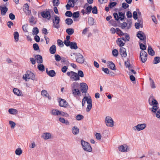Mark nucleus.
I'll return each mask as SVG.
<instances>
[{
    "label": "nucleus",
    "mask_w": 160,
    "mask_h": 160,
    "mask_svg": "<svg viewBox=\"0 0 160 160\" xmlns=\"http://www.w3.org/2000/svg\"><path fill=\"white\" fill-rule=\"evenodd\" d=\"M149 104L152 106L151 111L153 112H156L159 108V104L158 102L153 96H151L148 100Z\"/></svg>",
    "instance_id": "nucleus-1"
},
{
    "label": "nucleus",
    "mask_w": 160,
    "mask_h": 160,
    "mask_svg": "<svg viewBox=\"0 0 160 160\" xmlns=\"http://www.w3.org/2000/svg\"><path fill=\"white\" fill-rule=\"evenodd\" d=\"M86 102L88 104L86 108V111L89 112L92 109V100L91 97H88L85 96L84 97L82 101V105L83 107L85 105Z\"/></svg>",
    "instance_id": "nucleus-2"
},
{
    "label": "nucleus",
    "mask_w": 160,
    "mask_h": 160,
    "mask_svg": "<svg viewBox=\"0 0 160 160\" xmlns=\"http://www.w3.org/2000/svg\"><path fill=\"white\" fill-rule=\"evenodd\" d=\"M71 56L72 59L75 58L77 62L79 63H82L84 61L83 56L79 53H72L71 54Z\"/></svg>",
    "instance_id": "nucleus-3"
},
{
    "label": "nucleus",
    "mask_w": 160,
    "mask_h": 160,
    "mask_svg": "<svg viewBox=\"0 0 160 160\" xmlns=\"http://www.w3.org/2000/svg\"><path fill=\"white\" fill-rule=\"evenodd\" d=\"M50 113L51 115L55 116H61L66 117H68L69 116V114L68 113L57 109L52 110L50 111Z\"/></svg>",
    "instance_id": "nucleus-4"
},
{
    "label": "nucleus",
    "mask_w": 160,
    "mask_h": 160,
    "mask_svg": "<svg viewBox=\"0 0 160 160\" xmlns=\"http://www.w3.org/2000/svg\"><path fill=\"white\" fill-rule=\"evenodd\" d=\"M81 143L83 149L85 151L88 152H92V149L89 143L83 140H81Z\"/></svg>",
    "instance_id": "nucleus-5"
},
{
    "label": "nucleus",
    "mask_w": 160,
    "mask_h": 160,
    "mask_svg": "<svg viewBox=\"0 0 160 160\" xmlns=\"http://www.w3.org/2000/svg\"><path fill=\"white\" fill-rule=\"evenodd\" d=\"M22 78L27 82L30 79L34 80L35 79V75L32 72L28 71L25 74L23 75Z\"/></svg>",
    "instance_id": "nucleus-6"
},
{
    "label": "nucleus",
    "mask_w": 160,
    "mask_h": 160,
    "mask_svg": "<svg viewBox=\"0 0 160 160\" xmlns=\"http://www.w3.org/2000/svg\"><path fill=\"white\" fill-rule=\"evenodd\" d=\"M67 75L70 77V79L73 81H78L80 80V77L77 73L73 71L68 72Z\"/></svg>",
    "instance_id": "nucleus-7"
},
{
    "label": "nucleus",
    "mask_w": 160,
    "mask_h": 160,
    "mask_svg": "<svg viewBox=\"0 0 160 160\" xmlns=\"http://www.w3.org/2000/svg\"><path fill=\"white\" fill-rule=\"evenodd\" d=\"M106 125L108 127H112L114 125V121L111 117L107 116L105 119Z\"/></svg>",
    "instance_id": "nucleus-8"
},
{
    "label": "nucleus",
    "mask_w": 160,
    "mask_h": 160,
    "mask_svg": "<svg viewBox=\"0 0 160 160\" xmlns=\"http://www.w3.org/2000/svg\"><path fill=\"white\" fill-rule=\"evenodd\" d=\"M146 127V123L139 124L132 127V129L136 132H139L144 130Z\"/></svg>",
    "instance_id": "nucleus-9"
},
{
    "label": "nucleus",
    "mask_w": 160,
    "mask_h": 160,
    "mask_svg": "<svg viewBox=\"0 0 160 160\" xmlns=\"http://www.w3.org/2000/svg\"><path fill=\"white\" fill-rule=\"evenodd\" d=\"M60 21V18L56 15L54 16V19L52 21V26L57 29L59 28L60 27L59 22Z\"/></svg>",
    "instance_id": "nucleus-10"
},
{
    "label": "nucleus",
    "mask_w": 160,
    "mask_h": 160,
    "mask_svg": "<svg viewBox=\"0 0 160 160\" xmlns=\"http://www.w3.org/2000/svg\"><path fill=\"white\" fill-rule=\"evenodd\" d=\"M119 151L122 152H127L130 151L129 146L127 144H123L120 146L118 148Z\"/></svg>",
    "instance_id": "nucleus-11"
},
{
    "label": "nucleus",
    "mask_w": 160,
    "mask_h": 160,
    "mask_svg": "<svg viewBox=\"0 0 160 160\" xmlns=\"http://www.w3.org/2000/svg\"><path fill=\"white\" fill-rule=\"evenodd\" d=\"M115 19L117 21L120 19L121 20H123L125 18L124 14L122 12H118V15L117 13H114L113 14Z\"/></svg>",
    "instance_id": "nucleus-12"
},
{
    "label": "nucleus",
    "mask_w": 160,
    "mask_h": 160,
    "mask_svg": "<svg viewBox=\"0 0 160 160\" xmlns=\"http://www.w3.org/2000/svg\"><path fill=\"white\" fill-rule=\"evenodd\" d=\"M41 15L44 18L48 20H50L51 17L50 13L49 10H46L41 12Z\"/></svg>",
    "instance_id": "nucleus-13"
},
{
    "label": "nucleus",
    "mask_w": 160,
    "mask_h": 160,
    "mask_svg": "<svg viewBox=\"0 0 160 160\" xmlns=\"http://www.w3.org/2000/svg\"><path fill=\"white\" fill-rule=\"evenodd\" d=\"M140 58L141 61L143 63L145 62L148 58V54L144 51H141L140 53Z\"/></svg>",
    "instance_id": "nucleus-14"
},
{
    "label": "nucleus",
    "mask_w": 160,
    "mask_h": 160,
    "mask_svg": "<svg viewBox=\"0 0 160 160\" xmlns=\"http://www.w3.org/2000/svg\"><path fill=\"white\" fill-rule=\"evenodd\" d=\"M81 90L82 93H86L88 89L87 84L84 82H81L80 84Z\"/></svg>",
    "instance_id": "nucleus-15"
},
{
    "label": "nucleus",
    "mask_w": 160,
    "mask_h": 160,
    "mask_svg": "<svg viewBox=\"0 0 160 160\" xmlns=\"http://www.w3.org/2000/svg\"><path fill=\"white\" fill-rule=\"evenodd\" d=\"M137 36L140 40L143 41L144 42H145L146 36L143 32L138 31L137 34Z\"/></svg>",
    "instance_id": "nucleus-16"
},
{
    "label": "nucleus",
    "mask_w": 160,
    "mask_h": 160,
    "mask_svg": "<svg viewBox=\"0 0 160 160\" xmlns=\"http://www.w3.org/2000/svg\"><path fill=\"white\" fill-rule=\"evenodd\" d=\"M41 137L45 140L52 139L53 137L50 133L45 132L42 134Z\"/></svg>",
    "instance_id": "nucleus-17"
},
{
    "label": "nucleus",
    "mask_w": 160,
    "mask_h": 160,
    "mask_svg": "<svg viewBox=\"0 0 160 160\" xmlns=\"http://www.w3.org/2000/svg\"><path fill=\"white\" fill-rule=\"evenodd\" d=\"M13 92L15 95L18 96H22L23 95L21 90L17 88H14L13 89Z\"/></svg>",
    "instance_id": "nucleus-18"
},
{
    "label": "nucleus",
    "mask_w": 160,
    "mask_h": 160,
    "mask_svg": "<svg viewBox=\"0 0 160 160\" xmlns=\"http://www.w3.org/2000/svg\"><path fill=\"white\" fill-rule=\"evenodd\" d=\"M74 0H68L66 7L67 10H69L70 7H73L74 6Z\"/></svg>",
    "instance_id": "nucleus-19"
},
{
    "label": "nucleus",
    "mask_w": 160,
    "mask_h": 160,
    "mask_svg": "<svg viewBox=\"0 0 160 160\" xmlns=\"http://www.w3.org/2000/svg\"><path fill=\"white\" fill-rule=\"evenodd\" d=\"M0 8L1 14L2 16L5 15L8 10V8L6 6L3 5L0 6Z\"/></svg>",
    "instance_id": "nucleus-20"
},
{
    "label": "nucleus",
    "mask_w": 160,
    "mask_h": 160,
    "mask_svg": "<svg viewBox=\"0 0 160 160\" xmlns=\"http://www.w3.org/2000/svg\"><path fill=\"white\" fill-rule=\"evenodd\" d=\"M143 22L141 19H138V22L135 23V27L136 28L139 29L140 28H142L143 27Z\"/></svg>",
    "instance_id": "nucleus-21"
},
{
    "label": "nucleus",
    "mask_w": 160,
    "mask_h": 160,
    "mask_svg": "<svg viewBox=\"0 0 160 160\" xmlns=\"http://www.w3.org/2000/svg\"><path fill=\"white\" fill-rule=\"evenodd\" d=\"M35 58L38 63H42L43 60L42 56L39 55H37L35 57Z\"/></svg>",
    "instance_id": "nucleus-22"
},
{
    "label": "nucleus",
    "mask_w": 160,
    "mask_h": 160,
    "mask_svg": "<svg viewBox=\"0 0 160 160\" xmlns=\"http://www.w3.org/2000/svg\"><path fill=\"white\" fill-rule=\"evenodd\" d=\"M60 122L63 124H65L67 125H69L70 124V122L68 120H66L65 119L62 117H59L58 118Z\"/></svg>",
    "instance_id": "nucleus-23"
},
{
    "label": "nucleus",
    "mask_w": 160,
    "mask_h": 160,
    "mask_svg": "<svg viewBox=\"0 0 160 160\" xmlns=\"http://www.w3.org/2000/svg\"><path fill=\"white\" fill-rule=\"evenodd\" d=\"M59 106L60 107H66L67 106V103L65 100L61 99L59 102Z\"/></svg>",
    "instance_id": "nucleus-24"
},
{
    "label": "nucleus",
    "mask_w": 160,
    "mask_h": 160,
    "mask_svg": "<svg viewBox=\"0 0 160 160\" xmlns=\"http://www.w3.org/2000/svg\"><path fill=\"white\" fill-rule=\"evenodd\" d=\"M72 131L73 134L77 135L79 133V130L77 126H74L72 127Z\"/></svg>",
    "instance_id": "nucleus-25"
},
{
    "label": "nucleus",
    "mask_w": 160,
    "mask_h": 160,
    "mask_svg": "<svg viewBox=\"0 0 160 160\" xmlns=\"http://www.w3.org/2000/svg\"><path fill=\"white\" fill-rule=\"evenodd\" d=\"M120 54L122 57H126L127 56L126 49L125 48L122 47L120 48Z\"/></svg>",
    "instance_id": "nucleus-26"
},
{
    "label": "nucleus",
    "mask_w": 160,
    "mask_h": 160,
    "mask_svg": "<svg viewBox=\"0 0 160 160\" xmlns=\"http://www.w3.org/2000/svg\"><path fill=\"white\" fill-rule=\"evenodd\" d=\"M72 92L75 97L78 96L80 94V91L78 88L72 90Z\"/></svg>",
    "instance_id": "nucleus-27"
},
{
    "label": "nucleus",
    "mask_w": 160,
    "mask_h": 160,
    "mask_svg": "<svg viewBox=\"0 0 160 160\" xmlns=\"http://www.w3.org/2000/svg\"><path fill=\"white\" fill-rule=\"evenodd\" d=\"M8 112L10 114L13 115L17 114L18 113V111L17 109L12 108L9 109Z\"/></svg>",
    "instance_id": "nucleus-28"
},
{
    "label": "nucleus",
    "mask_w": 160,
    "mask_h": 160,
    "mask_svg": "<svg viewBox=\"0 0 160 160\" xmlns=\"http://www.w3.org/2000/svg\"><path fill=\"white\" fill-rule=\"evenodd\" d=\"M56 50V48L55 45H52L49 48V51L51 54H54L55 53Z\"/></svg>",
    "instance_id": "nucleus-29"
},
{
    "label": "nucleus",
    "mask_w": 160,
    "mask_h": 160,
    "mask_svg": "<svg viewBox=\"0 0 160 160\" xmlns=\"http://www.w3.org/2000/svg\"><path fill=\"white\" fill-rule=\"evenodd\" d=\"M148 54L151 56H153L155 55V52L151 46H148Z\"/></svg>",
    "instance_id": "nucleus-30"
},
{
    "label": "nucleus",
    "mask_w": 160,
    "mask_h": 160,
    "mask_svg": "<svg viewBox=\"0 0 160 160\" xmlns=\"http://www.w3.org/2000/svg\"><path fill=\"white\" fill-rule=\"evenodd\" d=\"M79 84L78 83L74 82L71 85V90L78 89L79 88Z\"/></svg>",
    "instance_id": "nucleus-31"
},
{
    "label": "nucleus",
    "mask_w": 160,
    "mask_h": 160,
    "mask_svg": "<svg viewBox=\"0 0 160 160\" xmlns=\"http://www.w3.org/2000/svg\"><path fill=\"white\" fill-rule=\"evenodd\" d=\"M80 14L78 12H74L72 14V17L74 18V20L75 21H77V19L75 18H78Z\"/></svg>",
    "instance_id": "nucleus-32"
},
{
    "label": "nucleus",
    "mask_w": 160,
    "mask_h": 160,
    "mask_svg": "<svg viewBox=\"0 0 160 160\" xmlns=\"http://www.w3.org/2000/svg\"><path fill=\"white\" fill-rule=\"evenodd\" d=\"M14 38L15 42H18L19 40V33L17 32H15L13 33Z\"/></svg>",
    "instance_id": "nucleus-33"
},
{
    "label": "nucleus",
    "mask_w": 160,
    "mask_h": 160,
    "mask_svg": "<svg viewBox=\"0 0 160 160\" xmlns=\"http://www.w3.org/2000/svg\"><path fill=\"white\" fill-rule=\"evenodd\" d=\"M69 46L71 48L74 49H76L78 48L77 43L75 42H71Z\"/></svg>",
    "instance_id": "nucleus-34"
},
{
    "label": "nucleus",
    "mask_w": 160,
    "mask_h": 160,
    "mask_svg": "<svg viewBox=\"0 0 160 160\" xmlns=\"http://www.w3.org/2000/svg\"><path fill=\"white\" fill-rule=\"evenodd\" d=\"M121 40V39L118 38L117 41V43L119 46L122 47L124 45L125 42H123Z\"/></svg>",
    "instance_id": "nucleus-35"
},
{
    "label": "nucleus",
    "mask_w": 160,
    "mask_h": 160,
    "mask_svg": "<svg viewBox=\"0 0 160 160\" xmlns=\"http://www.w3.org/2000/svg\"><path fill=\"white\" fill-rule=\"evenodd\" d=\"M48 74L51 77H53L55 75V72L53 70H51L49 71L46 70Z\"/></svg>",
    "instance_id": "nucleus-36"
},
{
    "label": "nucleus",
    "mask_w": 160,
    "mask_h": 160,
    "mask_svg": "<svg viewBox=\"0 0 160 160\" xmlns=\"http://www.w3.org/2000/svg\"><path fill=\"white\" fill-rule=\"evenodd\" d=\"M108 65L112 70H116L115 66L114 64L112 62H109L108 63Z\"/></svg>",
    "instance_id": "nucleus-37"
},
{
    "label": "nucleus",
    "mask_w": 160,
    "mask_h": 160,
    "mask_svg": "<svg viewBox=\"0 0 160 160\" xmlns=\"http://www.w3.org/2000/svg\"><path fill=\"white\" fill-rule=\"evenodd\" d=\"M150 81V86L152 88H155L156 87L155 83L153 80L151 78H149Z\"/></svg>",
    "instance_id": "nucleus-38"
},
{
    "label": "nucleus",
    "mask_w": 160,
    "mask_h": 160,
    "mask_svg": "<svg viewBox=\"0 0 160 160\" xmlns=\"http://www.w3.org/2000/svg\"><path fill=\"white\" fill-rule=\"evenodd\" d=\"M22 153V151L20 148H17L15 151V153L17 155L20 156Z\"/></svg>",
    "instance_id": "nucleus-39"
},
{
    "label": "nucleus",
    "mask_w": 160,
    "mask_h": 160,
    "mask_svg": "<svg viewBox=\"0 0 160 160\" xmlns=\"http://www.w3.org/2000/svg\"><path fill=\"white\" fill-rule=\"evenodd\" d=\"M66 32L69 35L73 34L74 32V30L73 28H68L66 29Z\"/></svg>",
    "instance_id": "nucleus-40"
},
{
    "label": "nucleus",
    "mask_w": 160,
    "mask_h": 160,
    "mask_svg": "<svg viewBox=\"0 0 160 160\" xmlns=\"http://www.w3.org/2000/svg\"><path fill=\"white\" fill-rule=\"evenodd\" d=\"M160 58L159 57H156L154 58L153 63L154 64H157L160 62Z\"/></svg>",
    "instance_id": "nucleus-41"
},
{
    "label": "nucleus",
    "mask_w": 160,
    "mask_h": 160,
    "mask_svg": "<svg viewBox=\"0 0 160 160\" xmlns=\"http://www.w3.org/2000/svg\"><path fill=\"white\" fill-rule=\"evenodd\" d=\"M38 68L40 71H43L45 70L44 66L42 64H38Z\"/></svg>",
    "instance_id": "nucleus-42"
},
{
    "label": "nucleus",
    "mask_w": 160,
    "mask_h": 160,
    "mask_svg": "<svg viewBox=\"0 0 160 160\" xmlns=\"http://www.w3.org/2000/svg\"><path fill=\"white\" fill-rule=\"evenodd\" d=\"M83 116L81 114H78L75 117V118L77 121L81 120L83 119Z\"/></svg>",
    "instance_id": "nucleus-43"
},
{
    "label": "nucleus",
    "mask_w": 160,
    "mask_h": 160,
    "mask_svg": "<svg viewBox=\"0 0 160 160\" xmlns=\"http://www.w3.org/2000/svg\"><path fill=\"white\" fill-rule=\"evenodd\" d=\"M65 22L66 24L70 25L72 24L73 21L71 18H68L66 19Z\"/></svg>",
    "instance_id": "nucleus-44"
},
{
    "label": "nucleus",
    "mask_w": 160,
    "mask_h": 160,
    "mask_svg": "<svg viewBox=\"0 0 160 160\" xmlns=\"http://www.w3.org/2000/svg\"><path fill=\"white\" fill-rule=\"evenodd\" d=\"M24 7L25 8V9L27 11V12H26V13L28 15L30 14L31 12L30 11L28 10L29 6L28 4L27 3L25 4L24 5Z\"/></svg>",
    "instance_id": "nucleus-45"
},
{
    "label": "nucleus",
    "mask_w": 160,
    "mask_h": 160,
    "mask_svg": "<svg viewBox=\"0 0 160 160\" xmlns=\"http://www.w3.org/2000/svg\"><path fill=\"white\" fill-rule=\"evenodd\" d=\"M41 94L43 96L46 97L48 96V94L45 90H42L41 92Z\"/></svg>",
    "instance_id": "nucleus-46"
},
{
    "label": "nucleus",
    "mask_w": 160,
    "mask_h": 160,
    "mask_svg": "<svg viewBox=\"0 0 160 160\" xmlns=\"http://www.w3.org/2000/svg\"><path fill=\"white\" fill-rule=\"evenodd\" d=\"M9 123L10 125L11 128H14L16 125V123L12 121H9Z\"/></svg>",
    "instance_id": "nucleus-47"
},
{
    "label": "nucleus",
    "mask_w": 160,
    "mask_h": 160,
    "mask_svg": "<svg viewBox=\"0 0 160 160\" xmlns=\"http://www.w3.org/2000/svg\"><path fill=\"white\" fill-rule=\"evenodd\" d=\"M32 32L33 35L37 34L39 32V31L38 28L36 27L34 28L32 30Z\"/></svg>",
    "instance_id": "nucleus-48"
},
{
    "label": "nucleus",
    "mask_w": 160,
    "mask_h": 160,
    "mask_svg": "<svg viewBox=\"0 0 160 160\" xmlns=\"http://www.w3.org/2000/svg\"><path fill=\"white\" fill-rule=\"evenodd\" d=\"M116 33L119 35L122 36L124 35V33L119 28H116Z\"/></svg>",
    "instance_id": "nucleus-49"
},
{
    "label": "nucleus",
    "mask_w": 160,
    "mask_h": 160,
    "mask_svg": "<svg viewBox=\"0 0 160 160\" xmlns=\"http://www.w3.org/2000/svg\"><path fill=\"white\" fill-rule=\"evenodd\" d=\"M88 22L89 25H92L94 23V19L92 18H90L88 19Z\"/></svg>",
    "instance_id": "nucleus-50"
},
{
    "label": "nucleus",
    "mask_w": 160,
    "mask_h": 160,
    "mask_svg": "<svg viewBox=\"0 0 160 160\" xmlns=\"http://www.w3.org/2000/svg\"><path fill=\"white\" fill-rule=\"evenodd\" d=\"M77 74L79 77L83 78L84 77V75L83 72L81 70H78V71Z\"/></svg>",
    "instance_id": "nucleus-51"
},
{
    "label": "nucleus",
    "mask_w": 160,
    "mask_h": 160,
    "mask_svg": "<svg viewBox=\"0 0 160 160\" xmlns=\"http://www.w3.org/2000/svg\"><path fill=\"white\" fill-rule=\"evenodd\" d=\"M55 60L57 62L61 60V59L62 60V58L61 59L60 56L58 54L55 55Z\"/></svg>",
    "instance_id": "nucleus-52"
},
{
    "label": "nucleus",
    "mask_w": 160,
    "mask_h": 160,
    "mask_svg": "<svg viewBox=\"0 0 160 160\" xmlns=\"http://www.w3.org/2000/svg\"><path fill=\"white\" fill-rule=\"evenodd\" d=\"M112 53L114 56L117 57L118 56V51L117 49H114L112 50Z\"/></svg>",
    "instance_id": "nucleus-53"
},
{
    "label": "nucleus",
    "mask_w": 160,
    "mask_h": 160,
    "mask_svg": "<svg viewBox=\"0 0 160 160\" xmlns=\"http://www.w3.org/2000/svg\"><path fill=\"white\" fill-rule=\"evenodd\" d=\"M71 42L69 40H65L63 42V43L67 46H69Z\"/></svg>",
    "instance_id": "nucleus-54"
},
{
    "label": "nucleus",
    "mask_w": 160,
    "mask_h": 160,
    "mask_svg": "<svg viewBox=\"0 0 160 160\" xmlns=\"http://www.w3.org/2000/svg\"><path fill=\"white\" fill-rule=\"evenodd\" d=\"M96 138L98 140H101V136L100 133H96L95 134Z\"/></svg>",
    "instance_id": "nucleus-55"
},
{
    "label": "nucleus",
    "mask_w": 160,
    "mask_h": 160,
    "mask_svg": "<svg viewBox=\"0 0 160 160\" xmlns=\"http://www.w3.org/2000/svg\"><path fill=\"white\" fill-rule=\"evenodd\" d=\"M158 111H156V112L155 113H156V117L159 119H160V109L157 110Z\"/></svg>",
    "instance_id": "nucleus-56"
},
{
    "label": "nucleus",
    "mask_w": 160,
    "mask_h": 160,
    "mask_svg": "<svg viewBox=\"0 0 160 160\" xmlns=\"http://www.w3.org/2000/svg\"><path fill=\"white\" fill-rule=\"evenodd\" d=\"M140 48L142 49V51H144V50H146V46L142 44V43H140Z\"/></svg>",
    "instance_id": "nucleus-57"
},
{
    "label": "nucleus",
    "mask_w": 160,
    "mask_h": 160,
    "mask_svg": "<svg viewBox=\"0 0 160 160\" xmlns=\"http://www.w3.org/2000/svg\"><path fill=\"white\" fill-rule=\"evenodd\" d=\"M53 5L54 6H58L59 4L58 0H53Z\"/></svg>",
    "instance_id": "nucleus-58"
},
{
    "label": "nucleus",
    "mask_w": 160,
    "mask_h": 160,
    "mask_svg": "<svg viewBox=\"0 0 160 160\" xmlns=\"http://www.w3.org/2000/svg\"><path fill=\"white\" fill-rule=\"evenodd\" d=\"M117 4V3L115 2H111L108 5V7L110 8H112L115 6Z\"/></svg>",
    "instance_id": "nucleus-59"
},
{
    "label": "nucleus",
    "mask_w": 160,
    "mask_h": 160,
    "mask_svg": "<svg viewBox=\"0 0 160 160\" xmlns=\"http://www.w3.org/2000/svg\"><path fill=\"white\" fill-rule=\"evenodd\" d=\"M58 45L61 47H62L63 46V44L62 41L60 39H58L57 41Z\"/></svg>",
    "instance_id": "nucleus-60"
},
{
    "label": "nucleus",
    "mask_w": 160,
    "mask_h": 160,
    "mask_svg": "<svg viewBox=\"0 0 160 160\" xmlns=\"http://www.w3.org/2000/svg\"><path fill=\"white\" fill-rule=\"evenodd\" d=\"M33 47L35 50H37L39 49L38 45L37 43L34 44L33 45Z\"/></svg>",
    "instance_id": "nucleus-61"
},
{
    "label": "nucleus",
    "mask_w": 160,
    "mask_h": 160,
    "mask_svg": "<svg viewBox=\"0 0 160 160\" xmlns=\"http://www.w3.org/2000/svg\"><path fill=\"white\" fill-rule=\"evenodd\" d=\"M72 13L70 11H67L65 13V15L69 17L72 16Z\"/></svg>",
    "instance_id": "nucleus-62"
},
{
    "label": "nucleus",
    "mask_w": 160,
    "mask_h": 160,
    "mask_svg": "<svg viewBox=\"0 0 160 160\" xmlns=\"http://www.w3.org/2000/svg\"><path fill=\"white\" fill-rule=\"evenodd\" d=\"M102 70L107 74L109 73V70L108 68H102Z\"/></svg>",
    "instance_id": "nucleus-63"
},
{
    "label": "nucleus",
    "mask_w": 160,
    "mask_h": 160,
    "mask_svg": "<svg viewBox=\"0 0 160 160\" xmlns=\"http://www.w3.org/2000/svg\"><path fill=\"white\" fill-rule=\"evenodd\" d=\"M122 7L124 9H126L129 7V5L125 2H123L122 3Z\"/></svg>",
    "instance_id": "nucleus-64"
}]
</instances>
